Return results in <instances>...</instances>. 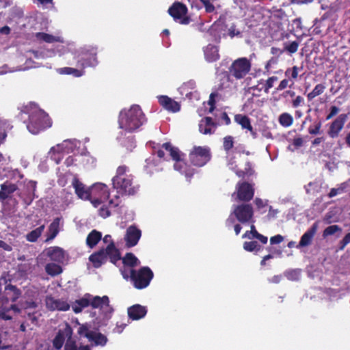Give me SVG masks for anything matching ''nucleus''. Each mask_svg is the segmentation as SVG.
Instances as JSON below:
<instances>
[{
	"mask_svg": "<svg viewBox=\"0 0 350 350\" xmlns=\"http://www.w3.org/2000/svg\"><path fill=\"white\" fill-rule=\"evenodd\" d=\"M97 47L88 46L81 49V53L78 55L77 66L81 70L70 67L60 68L57 70L61 75H72L76 77L82 76L84 73L83 69L87 67H94L98 64L97 59Z\"/></svg>",
	"mask_w": 350,
	"mask_h": 350,
	"instance_id": "1",
	"label": "nucleus"
},
{
	"mask_svg": "<svg viewBox=\"0 0 350 350\" xmlns=\"http://www.w3.org/2000/svg\"><path fill=\"white\" fill-rule=\"evenodd\" d=\"M112 183L117 192L121 195L134 196L139 190V186L133 183V176L130 173L129 167L125 165L117 168Z\"/></svg>",
	"mask_w": 350,
	"mask_h": 350,
	"instance_id": "2",
	"label": "nucleus"
},
{
	"mask_svg": "<svg viewBox=\"0 0 350 350\" xmlns=\"http://www.w3.org/2000/svg\"><path fill=\"white\" fill-rule=\"evenodd\" d=\"M146 121L141 107L133 105L128 110L121 111L119 115V127L131 133L138 129Z\"/></svg>",
	"mask_w": 350,
	"mask_h": 350,
	"instance_id": "3",
	"label": "nucleus"
},
{
	"mask_svg": "<svg viewBox=\"0 0 350 350\" xmlns=\"http://www.w3.org/2000/svg\"><path fill=\"white\" fill-rule=\"evenodd\" d=\"M30 108L29 111H26L29 113L27 128L30 133L36 135L51 126V119L44 110L35 105L31 106Z\"/></svg>",
	"mask_w": 350,
	"mask_h": 350,
	"instance_id": "4",
	"label": "nucleus"
},
{
	"mask_svg": "<svg viewBox=\"0 0 350 350\" xmlns=\"http://www.w3.org/2000/svg\"><path fill=\"white\" fill-rule=\"evenodd\" d=\"M108 257L113 265H116L117 262L121 259L120 252L113 241H111L105 249H100L92 254L89 257V260L94 268H99L106 263Z\"/></svg>",
	"mask_w": 350,
	"mask_h": 350,
	"instance_id": "5",
	"label": "nucleus"
},
{
	"mask_svg": "<svg viewBox=\"0 0 350 350\" xmlns=\"http://www.w3.org/2000/svg\"><path fill=\"white\" fill-rule=\"evenodd\" d=\"M162 148L170 153L171 158L175 161L174 168L184 175L187 179L190 180L194 175L196 170L191 165L181 159V154L179 149L174 147L170 142H165L162 144Z\"/></svg>",
	"mask_w": 350,
	"mask_h": 350,
	"instance_id": "6",
	"label": "nucleus"
},
{
	"mask_svg": "<svg viewBox=\"0 0 350 350\" xmlns=\"http://www.w3.org/2000/svg\"><path fill=\"white\" fill-rule=\"evenodd\" d=\"M131 282L136 289H144L148 287L154 277L152 271L148 267H142L137 270H132Z\"/></svg>",
	"mask_w": 350,
	"mask_h": 350,
	"instance_id": "7",
	"label": "nucleus"
},
{
	"mask_svg": "<svg viewBox=\"0 0 350 350\" xmlns=\"http://www.w3.org/2000/svg\"><path fill=\"white\" fill-rule=\"evenodd\" d=\"M211 157V149L207 146H194L189 154L190 163L198 167L205 165Z\"/></svg>",
	"mask_w": 350,
	"mask_h": 350,
	"instance_id": "8",
	"label": "nucleus"
},
{
	"mask_svg": "<svg viewBox=\"0 0 350 350\" xmlns=\"http://www.w3.org/2000/svg\"><path fill=\"white\" fill-rule=\"evenodd\" d=\"M252 64L247 57L235 59L229 67L230 76L237 80L243 79L250 71Z\"/></svg>",
	"mask_w": 350,
	"mask_h": 350,
	"instance_id": "9",
	"label": "nucleus"
},
{
	"mask_svg": "<svg viewBox=\"0 0 350 350\" xmlns=\"http://www.w3.org/2000/svg\"><path fill=\"white\" fill-rule=\"evenodd\" d=\"M187 6L179 1L174 2L168 9V14L175 21H178L182 25H188L191 18L187 14Z\"/></svg>",
	"mask_w": 350,
	"mask_h": 350,
	"instance_id": "10",
	"label": "nucleus"
},
{
	"mask_svg": "<svg viewBox=\"0 0 350 350\" xmlns=\"http://www.w3.org/2000/svg\"><path fill=\"white\" fill-rule=\"evenodd\" d=\"M241 224L254 223L253 207L250 204L234 206L232 213Z\"/></svg>",
	"mask_w": 350,
	"mask_h": 350,
	"instance_id": "11",
	"label": "nucleus"
},
{
	"mask_svg": "<svg viewBox=\"0 0 350 350\" xmlns=\"http://www.w3.org/2000/svg\"><path fill=\"white\" fill-rule=\"evenodd\" d=\"M89 299L90 306H91L92 308H99L105 319H109L111 318L113 312V308L109 304L108 296H91L89 297Z\"/></svg>",
	"mask_w": 350,
	"mask_h": 350,
	"instance_id": "12",
	"label": "nucleus"
},
{
	"mask_svg": "<svg viewBox=\"0 0 350 350\" xmlns=\"http://www.w3.org/2000/svg\"><path fill=\"white\" fill-rule=\"evenodd\" d=\"M254 189L247 182L239 183L237 185V198L242 202H250L254 197Z\"/></svg>",
	"mask_w": 350,
	"mask_h": 350,
	"instance_id": "13",
	"label": "nucleus"
},
{
	"mask_svg": "<svg viewBox=\"0 0 350 350\" xmlns=\"http://www.w3.org/2000/svg\"><path fill=\"white\" fill-rule=\"evenodd\" d=\"M72 186L77 197L83 200H90L92 196V187L87 188L85 185L75 176L72 180Z\"/></svg>",
	"mask_w": 350,
	"mask_h": 350,
	"instance_id": "14",
	"label": "nucleus"
},
{
	"mask_svg": "<svg viewBox=\"0 0 350 350\" xmlns=\"http://www.w3.org/2000/svg\"><path fill=\"white\" fill-rule=\"evenodd\" d=\"M142 237V231L135 225L130 226L126 231L124 241L128 248L135 246Z\"/></svg>",
	"mask_w": 350,
	"mask_h": 350,
	"instance_id": "15",
	"label": "nucleus"
},
{
	"mask_svg": "<svg viewBox=\"0 0 350 350\" xmlns=\"http://www.w3.org/2000/svg\"><path fill=\"white\" fill-rule=\"evenodd\" d=\"M45 302L46 308L52 311H67L70 309V305L66 301L55 299L51 296L46 297Z\"/></svg>",
	"mask_w": 350,
	"mask_h": 350,
	"instance_id": "16",
	"label": "nucleus"
},
{
	"mask_svg": "<svg viewBox=\"0 0 350 350\" xmlns=\"http://www.w3.org/2000/svg\"><path fill=\"white\" fill-rule=\"evenodd\" d=\"M21 291L16 286L8 284L5 287L4 295L1 297V303L15 302L21 296Z\"/></svg>",
	"mask_w": 350,
	"mask_h": 350,
	"instance_id": "17",
	"label": "nucleus"
},
{
	"mask_svg": "<svg viewBox=\"0 0 350 350\" xmlns=\"http://www.w3.org/2000/svg\"><path fill=\"white\" fill-rule=\"evenodd\" d=\"M346 115L341 114L332 122L327 131L330 137L336 138L339 135V133L342 129L346 121Z\"/></svg>",
	"mask_w": 350,
	"mask_h": 350,
	"instance_id": "18",
	"label": "nucleus"
},
{
	"mask_svg": "<svg viewBox=\"0 0 350 350\" xmlns=\"http://www.w3.org/2000/svg\"><path fill=\"white\" fill-rule=\"evenodd\" d=\"M158 99L159 104L167 111L175 113L180 109V104L167 96H160Z\"/></svg>",
	"mask_w": 350,
	"mask_h": 350,
	"instance_id": "19",
	"label": "nucleus"
},
{
	"mask_svg": "<svg viewBox=\"0 0 350 350\" xmlns=\"http://www.w3.org/2000/svg\"><path fill=\"white\" fill-rule=\"evenodd\" d=\"M128 316L132 320H139L144 318L146 313L147 309L145 306L139 304H135L127 310Z\"/></svg>",
	"mask_w": 350,
	"mask_h": 350,
	"instance_id": "20",
	"label": "nucleus"
},
{
	"mask_svg": "<svg viewBox=\"0 0 350 350\" xmlns=\"http://www.w3.org/2000/svg\"><path fill=\"white\" fill-rule=\"evenodd\" d=\"M46 255L51 260L58 263L63 262L65 259L64 251L59 247H51L46 250Z\"/></svg>",
	"mask_w": 350,
	"mask_h": 350,
	"instance_id": "21",
	"label": "nucleus"
},
{
	"mask_svg": "<svg viewBox=\"0 0 350 350\" xmlns=\"http://www.w3.org/2000/svg\"><path fill=\"white\" fill-rule=\"evenodd\" d=\"M203 51L204 58L208 62H215L220 57L218 46L212 44H208L206 46L204 47Z\"/></svg>",
	"mask_w": 350,
	"mask_h": 350,
	"instance_id": "22",
	"label": "nucleus"
},
{
	"mask_svg": "<svg viewBox=\"0 0 350 350\" xmlns=\"http://www.w3.org/2000/svg\"><path fill=\"white\" fill-rule=\"evenodd\" d=\"M234 121L241 125L243 129L249 131L254 137H256V133L254 131L248 116L243 114H237L234 116Z\"/></svg>",
	"mask_w": 350,
	"mask_h": 350,
	"instance_id": "23",
	"label": "nucleus"
},
{
	"mask_svg": "<svg viewBox=\"0 0 350 350\" xmlns=\"http://www.w3.org/2000/svg\"><path fill=\"white\" fill-rule=\"evenodd\" d=\"M109 190L106 185L98 183L92 186V196H99L103 199H109Z\"/></svg>",
	"mask_w": 350,
	"mask_h": 350,
	"instance_id": "24",
	"label": "nucleus"
},
{
	"mask_svg": "<svg viewBox=\"0 0 350 350\" xmlns=\"http://www.w3.org/2000/svg\"><path fill=\"white\" fill-rule=\"evenodd\" d=\"M318 224L315 222L301 237L297 247H306L311 243L312 239L317 232Z\"/></svg>",
	"mask_w": 350,
	"mask_h": 350,
	"instance_id": "25",
	"label": "nucleus"
},
{
	"mask_svg": "<svg viewBox=\"0 0 350 350\" xmlns=\"http://www.w3.org/2000/svg\"><path fill=\"white\" fill-rule=\"evenodd\" d=\"M10 310H13L15 313H20L21 310L16 304H11L1 303L0 306V319L2 320H11L12 317L8 313Z\"/></svg>",
	"mask_w": 350,
	"mask_h": 350,
	"instance_id": "26",
	"label": "nucleus"
},
{
	"mask_svg": "<svg viewBox=\"0 0 350 350\" xmlns=\"http://www.w3.org/2000/svg\"><path fill=\"white\" fill-rule=\"evenodd\" d=\"M18 189L15 184L5 182L1 185L0 200L1 201L7 199L9 196L13 193Z\"/></svg>",
	"mask_w": 350,
	"mask_h": 350,
	"instance_id": "27",
	"label": "nucleus"
},
{
	"mask_svg": "<svg viewBox=\"0 0 350 350\" xmlns=\"http://www.w3.org/2000/svg\"><path fill=\"white\" fill-rule=\"evenodd\" d=\"M102 239V233L96 230H92L87 236L86 245L88 247L94 248Z\"/></svg>",
	"mask_w": 350,
	"mask_h": 350,
	"instance_id": "28",
	"label": "nucleus"
},
{
	"mask_svg": "<svg viewBox=\"0 0 350 350\" xmlns=\"http://www.w3.org/2000/svg\"><path fill=\"white\" fill-rule=\"evenodd\" d=\"M87 338L90 341L94 342L96 346L100 345L103 347L108 341L107 338L104 334L95 332L88 334L87 335Z\"/></svg>",
	"mask_w": 350,
	"mask_h": 350,
	"instance_id": "29",
	"label": "nucleus"
},
{
	"mask_svg": "<svg viewBox=\"0 0 350 350\" xmlns=\"http://www.w3.org/2000/svg\"><path fill=\"white\" fill-rule=\"evenodd\" d=\"M61 218L56 217L49 226L48 235L46 241H51L55 238L59 232V223Z\"/></svg>",
	"mask_w": 350,
	"mask_h": 350,
	"instance_id": "30",
	"label": "nucleus"
},
{
	"mask_svg": "<svg viewBox=\"0 0 350 350\" xmlns=\"http://www.w3.org/2000/svg\"><path fill=\"white\" fill-rule=\"evenodd\" d=\"M64 145L57 144L55 147H52L49 151L50 157L57 164H59L63 159Z\"/></svg>",
	"mask_w": 350,
	"mask_h": 350,
	"instance_id": "31",
	"label": "nucleus"
},
{
	"mask_svg": "<svg viewBox=\"0 0 350 350\" xmlns=\"http://www.w3.org/2000/svg\"><path fill=\"white\" fill-rule=\"evenodd\" d=\"M121 259L124 267L134 268L140 264L138 258L131 252H127Z\"/></svg>",
	"mask_w": 350,
	"mask_h": 350,
	"instance_id": "32",
	"label": "nucleus"
},
{
	"mask_svg": "<svg viewBox=\"0 0 350 350\" xmlns=\"http://www.w3.org/2000/svg\"><path fill=\"white\" fill-rule=\"evenodd\" d=\"M87 297H90L91 295L86 294L84 297L75 301L72 305V310L75 313H79L83 308L90 306V299Z\"/></svg>",
	"mask_w": 350,
	"mask_h": 350,
	"instance_id": "33",
	"label": "nucleus"
},
{
	"mask_svg": "<svg viewBox=\"0 0 350 350\" xmlns=\"http://www.w3.org/2000/svg\"><path fill=\"white\" fill-rule=\"evenodd\" d=\"M196 88V82L193 80H189L183 83L178 88L180 93L186 97H190L193 90Z\"/></svg>",
	"mask_w": 350,
	"mask_h": 350,
	"instance_id": "34",
	"label": "nucleus"
},
{
	"mask_svg": "<svg viewBox=\"0 0 350 350\" xmlns=\"http://www.w3.org/2000/svg\"><path fill=\"white\" fill-rule=\"evenodd\" d=\"M45 271L48 275L54 277L62 273L63 269L57 264L50 262L46 265Z\"/></svg>",
	"mask_w": 350,
	"mask_h": 350,
	"instance_id": "35",
	"label": "nucleus"
},
{
	"mask_svg": "<svg viewBox=\"0 0 350 350\" xmlns=\"http://www.w3.org/2000/svg\"><path fill=\"white\" fill-rule=\"evenodd\" d=\"M45 228V225H41L38 228L31 230L26 235V239L29 242H36L41 236Z\"/></svg>",
	"mask_w": 350,
	"mask_h": 350,
	"instance_id": "36",
	"label": "nucleus"
},
{
	"mask_svg": "<svg viewBox=\"0 0 350 350\" xmlns=\"http://www.w3.org/2000/svg\"><path fill=\"white\" fill-rule=\"evenodd\" d=\"M325 86L323 84H322V83L317 84L314 87V88L312 90V91L307 95L308 99L309 100H312L316 96H319L321 94H323V92L325 91Z\"/></svg>",
	"mask_w": 350,
	"mask_h": 350,
	"instance_id": "37",
	"label": "nucleus"
},
{
	"mask_svg": "<svg viewBox=\"0 0 350 350\" xmlns=\"http://www.w3.org/2000/svg\"><path fill=\"white\" fill-rule=\"evenodd\" d=\"M64 350H91L88 345L80 346L77 347L75 341L67 340L64 346Z\"/></svg>",
	"mask_w": 350,
	"mask_h": 350,
	"instance_id": "38",
	"label": "nucleus"
},
{
	"mask_svg": "<svg viewBox=\"0 0 350 350\" xmlns=\"http://www.w3.org/2000/svg\"><path fill=\"white\" fill-rule=\"evenodd\" d=\"M36 38H37V40L44 41L46 43H53L57 41V39L55 36L44 32L36 33Z\"/></svg>",
	"mask_w": 350,
	"mask_h": 350,
	"instance_id": "39",
	"label": "nucleus"
},
{
	"mask_svg": "<svg viewBox=\"0 0 350 350\" xmlns=\"http://www.w3.org/2000/svg\"><path fill=\"white\" fill-rule=\"evenodd\" d=\"M243 249L247 252H258L260 250L261 246L255 241H245L243 243Z\"/></svg>",
	"mask_w": 350,
	"mask_h": 350,
	"instance_id": "40",
	"label": "nucleus"
},
{
	"mask_svg": "<svg viewBox=\"0 0 350 350\" xmlns=\"http://www.w3.org/2000/svg\"><path fill=\"white\" fill-rule=\"evenodd\" d=\"M347 185H348L347 183H342L338 186V187L331 189L329 193H328V197L332 198L338 194L344 193L347 187Z\"/></svg>",
	"mask_w": 350,
	"mask_h": 350,
	"instance_id": "41",
	"label": "nucleus"
},
{
	"mask_svg": "<svg viewBox=\"0 0 350 350\" xmlns=\"http://www.w3.org/2000/svg\"><path fill=\"white\" fill-rule=\"evenodd\" d=\"M246 166L247 167H245V170H239V169L237 168V165L235 166V167L234 168V170L236 174L239 177L243 178L245 176H250V175H252V168H251V166H250V164L249 162H247L246 163Z\"/></svg>",
	"mask_w": 350,
	"mask_h": 350,
	"instance_id": "42",
	"label": "nucleus"
},
{
	"mask_svg": "<svg viewBox=\"0 0 350 350\" xmlns=\"http://www.w3.org/2000/svg\"><path fill=\"white\" fill-rule=\"evenodd\" d=\"M215 117L217 118V125H229L231 122L230 118L226 111H222L219 115L216 114Z\"/></svg>",
	"mask_w": 350,
	"mask_h": 350,
	"instance_id": "43",
	"label": "nucleus"
},
{
	"mask_svg": "<svg viewBox=\"0 0 350 350\" xmlns=\"http://www.w3.org/2000/svg\"><path fill=\"white\" fill-rule=\"evenodd\" d=\"M342 232V228L338 226V225H332L327 227L323 232V237L324 238L334 234L336 232Z\"/></svg>",
	"mask_w": 350,
	"mask_h": 350,
	"instance_id": "44",
	"label": "nucleus"
},
{
	"mask_svg": "<svg viewBox=\"0 0 350 350\" xmlns=\"http://www.w3.org/2000/svg\"><path fill=\"white\" fill-rule=\"evenodd\" d=\"M9 127L10 124L7 122L0 120V143H3L6 138Z\"/></svg>",
	"mask_w": 350,
	"mask_h": 350,
	"instance_id": "45",
	"label": "nucleus"
},
{
	"mask_svg": "<svg viewBox=\"0 0 350 350\" xmlns=\"http://www.w3.org/2000/svg\"><path fill=\"white\" fill-rule=\"evenodd\" d=\"M65 341L64 336L62 334V332L59 331L56 336L53 339V345L56 349H60Z\"/></svg>",
	"mask_w": 350,
	"mask_h": 350,
	"instance_id": "46",
	"label": "nucleus"
},
{
	"mask_svg": "<svg viewBox=\"0 0 350 350\" xmlns=\"http://www.w3.org/2000/svg\"><path fill=\"white\" fill-rule=\"evenodd\" d=\"M156 166H157V163L153 159H146V165L145 166V170L147 174L152 175L154 172V171L159 172L158 168L153 169Z\"/></svg>",
	"mask_w": 350,
	"mask_h": 350,
	"instance_id": "47",
	"label": "nucleus"
},
{
	"mask_svg": "<svg viewBox=\"0 0 350 350\" xmlns=\"http://www.w3.org/2000/svg\"><path fill=\"white\" fill-rule=\"evenodd\" d=\"M254 204L257 209L260 211L261 213H264L267 211V208L268 207L267 201H264L260 198H256L254 200Z\"/></svg>",
	"mask_w": 350,
	"mask_h": 350,
	"instance_id": "48",
	"label": "nucleus"
},
{
	"mask_svg": "<svg viewBox=\"0 0 350 350\" xmlns=\"http://www.w3.org/2000/svg\"><path fill=\"white\" fill-rule=\"evenodd\" d=\"M252 225L250 226V230H247L243 235V239H254L255 237H256L257 234L258 233V231L256 229V227L254 224V223H251Z\"/></svg>",
	"mask_w": 350,
	"mask_h": 350,
	"instance_id": "49",
	"label": "nucleus"
},
{
	"mask_svg": "<svg viewBox=\"0 0 350 350\" xmlns=\"http://www.w3.org/2000/svg\"><path fill=\"white\" fill-rule=\"evenodd\" d=\"M223 146H224V149L227 152H229L234 146L233 137L230 135L225 137L224 138Z\"/></svg>",
	"mask_w": 350,
	"mask_h": 350,
	"instance_id": "50",
	"label": "nucleus"
},
{
	"mask_svg": "<svg viewBox=\"0 0 350 350\" xmlns=\"http://www.w3.org/2000/svg\"><path fill=\"white\" fill-rule=\"evenodd\" d=\"M132 270H135L134 268H131V267H124L123 266V267H122L120 269V271L121 273V275L122 276V278L126 280H130V281L131 282V271Z\"/></svg>",
	"mask_w": 350,
	"mask_h": 350,
	"instance_id": "51",
	"label": "nucleus"
},
{
	"mask_svg": "<svg viewBox=\"0 0 350 350\" xmlns=\"http://www.w3.org/2000/svg\"><path fill=\"white\" fill-rule=\"evenodd\" d=\"M303 139L301 137L295 138L293 141V144L289 145L288 148L291 151L298 149L303 145Z\"/></svg>",
	"mask_w": 350,
	"mask_h": 350,
	"instance_id": "52",
	"label": "nucleus"
},
{
	"mask_svg": "<svg viewBox=\"0 0 350 350\" xmlns=\"http://www.w3.org/2000/svg\"><path fill=\"white\" fill-rule=\"evenodd\" d=\"M218 96L217 92H212L209 96V99L208 101V104L210 106L209 112H213L215 109V98Z\"/></svg>",
	"mask_w": 350,
	"mask_h": 350,
	"instance_id": "53",
	"label": "nucleus"
},
{
	"mask_svg": "<svg viewBox=\"0 0 350 350\" xmlns=\"http://www.w3.org/2000/svg\"><path fill=\"white\" fill-rule=\"evenodd\" d=\"M201 3L203 4L205 11L207 13H212L215 11V8L213 4L210 1V0H200Z\"/></svg>",
	"mask_w": 350,
	"mask_h": 350,
	"instance_id": "54",
	"label": "nucleus"
},
{
	"mask_svg": "<svg viewBox=\"0 0 350 350\" xmlns=\"http://www.w3.org/2000/svg\"><path fill=\"white\" fill-rule=\"evenodd\" d=\"M60 331L62 332V334L64 336V339L67 338V340H72V329L68 324H66L65 328Z\"/></svg>",
	"mask_w": 350,
	"mask_h": 350,
	"instance_id": "55",
	"label": "nucleus"
},
{
	"mask_svg": "<svg viewBox=\"0 0 350 350\" xmlns=\"http://www.w3.org/2000/svg\"><path fill=\"white\" fill-rule=\"evenodd\" d=\"M108 199H103L99 196H91L89 200L94 207H98L101 204L105 202Z\"/></svg>",
	"mask_w": 350,
	"mask_h": 350,
	"instance_id": "56",
	"label": "nucleus"
},
{
	"mask_svg": "<svg viewBox=\"0 0 350 350\" xmlns=\"http://www.w3.org/2000/svg\"><path fill=\"white\" fill-rule=\"evenodd\" d=\"M288 279L291 280H297L300 277V270L295 269L291 270L287 273L286 275Z\"/></svg>",
	"mask_w": 350,
	"mask_h": 350,
	"instance_id": "57",
	"label": "nucleus"
},
{
	"mask_svg": "<svg viewBox=\"0 0 350 350\" xmlns=\"http://www.w3.org/2000/svg\"><path fill=\"white\" fill-rule=\"evenodd\" d=\"M278 80V78L276 77H269L267 81L264 85L265 88V92L266 93H268L269 90L273 86V83L275 81Z\"/></svg>",
	"mask_w": 350,
	"mask_h": 350,
	"instance_id": "58",
	"label": "nucleus"
},
{
	"mask_svg": "<svg viewBox=\"0 0 350 350\" xmlns=\"http://www.w3.org/2000/svg\"><path fill=\"white\" fill-rule=\"evenodd\" d=\"M321 127V122L319 121V122H317L314 126L309 127L308 132L311 135L319 134Z\"/></svg>",
	"mask_w": 350,
	"mask_h": 350,
	"instance_id": "59",
	"label": "nucleus"
},
{
	"mask_svg": "<svg viewBox=\"0 0 350 350\" xmlns=\"http://www.w3.org/2000/svg\"><path fill=\"white\" fill-rule=\"evenodd\" d=\"M94 331H91L89 329L87 325H82L79 327L78 334L81 336H83L87 338V335L90 333H92Z\"/></svg>",
	"mask_w": 350,
	"mask_h": 350,
	"instance_id": "60",
	"label": "nucleus"
},
{
	"mask_svg": "<svg viewBox=\"0 0 350 350\" xmlns=\"http://www.w3.org/2000/svg\"><path fill=\"white\" fill-rule=\"evenodd\" d=\"M299 43L297 41L292 42L288 46H286V51L291 53H294L297 51Z\"/></svg>",
	"mask_w": 350,
	"mask_h": 350,
	"instance_id": "61",
	"label": "nucleus"
},
{
	"mask_svg": "<svg viewBox=\"0 0 350 350\" xmlns=\"http://www.w3.org/2000/svg\"><path fill=\"white\" fill-rule=\"evenodd\" d=\"M98 211L99 215L103 218H107L111 215V212L109 211V208L105 205L101 206Z\"/></svg>",
	"mask_w": 350,
	"mask_h": 350,
	"instance_id": "62",
	"label": "nucleus"
},
{
	"mask_svg": "<svg viewBox=\"0 0 350 350\" xmlns=\"http://www.w3.org/2000/svg\"><path fill=\"white\" fill-rule=\"evenodd\" d=\"M283 241H284V237H282L280 234L273 236V237H271V239H270V243L271 245L280 243Z\"/></svg>",
	"mask_w": 350,
	"mask_h": 350,
	"instance_id": "63",
	"label": "nucleus"
},
{
	"mask_svg": "<svg viewBox=\"0 0 350 350\" xmlns=\"http://www.w3.org/2000/svg\"><path fill=\"white\" fill-rule=\"evenodd\" d=\"M283 280V275L282 274L276 275L273 276L272 278L269 279V283L273 284H278L280 282H281Z\"/></svg>",
	"mask_w": 350,
	"mask_h": 350,
	"instance_id": "64",
	"label": "nucleus"
}]
</instances>
